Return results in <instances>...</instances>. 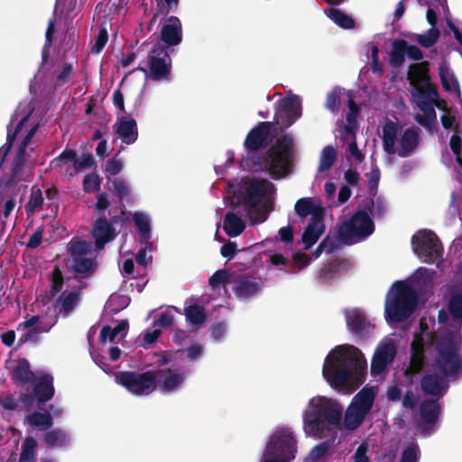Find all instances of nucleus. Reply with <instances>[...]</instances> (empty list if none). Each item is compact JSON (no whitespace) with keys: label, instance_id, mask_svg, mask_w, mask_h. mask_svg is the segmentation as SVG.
I'll return each instance as SVG.
<instances>
[{"label":"nucleus","instance_id":"473e14b6","mask_svg":"<svg viewBox=\"0 0 462 462\" xmlns=\"http://www.w3.org/2000/svg\"><path fill=\"white\" fill-rule=\"evenodd\" d=\"M347 106L348 112L346 115V124L343 125V130L346 134L351 136V138H355L358 129L357 115L359 114V107L352 95H348Z\"/></svg>","mask_w":462,"mask_h":462},{"label":"nucleus","instance_id":"6ab92c4d","mask_svg":"<svg viewBox=\"0 0 462 462\" xmlns=\"http://www.w3.org/2000/svg\"><path fill=\"white\" fill-rule=\"evenodd\" d=\"M425 365V344L420 337H416L411 345L410 365L405 370V374L414 376L420 373Z\"/></svg>","mask_w":462,"mask_h":462},{"label":"nucleus","instance_id":"7ed1b4c3","mask_svg":"<svg viewBox=\"0 0 462 462\" xmlns=\"http://www.w3.org/2000/svg\"><path fill=\"white\" fill-rule=\"evenodd\" d=\"M462 335L448 329L442 332L435 342V355L432 368L451 381L462 374Z\"/></svg>","mask_w":462,"mask_h":462},{"label":"nucleus","instance_id":"39448f33","mask_svg":"<svg viewBox=\"0 0 462 462\" xmlns=\"http://www.w3.org/2000/svg\"><path fill=\"white\" fill-rule=\"evenodd\" d=\"M309 411L303 415L304 430L307 434L317 431L320 426H338L342 420L343 407L336 401L325 397L311 399Z\"/></svg>","mask_w":462,"mask_h":462},{"label":"nucleus","instance_id":"13d9d810","mask_svg":"<svg viewBox=\"0 0 462 462\" xmlns=\"http://www.w3.org/2000/svg\"><path fill=\"white\" fill-rule=\"evenodd\" d=\"M230 274L226 269H219L216 271L209 278L208 284L213 289L216 290L220 285L225 286L229 282Z\"/></svg>","mask_w":462,"mask_h":462},{"label":"nucleus","instance_id":"5fc2aeb1","mask_svg":"<svg viewBox=\"0 0 462 462\" xmlns=\"http://www.w3.org/2000/svg\"><path fill=\"white\" fill-rule=\"evenodd\" d=\"M64 283V277L59 266H55L51 272L50 294L56 296L61 291Z\"/></svg>","mask_w":462,"mask_h":462},{"label":"nucleus","instance_id":"37998d69","mask_svg":"<svg viewBox=\"0 0 462 462\" xmlns=\"http://www.w3.org/2000/svg\"><path fill=\"white\" fill-rule=\"evenodd\" d=\"M324 13L330 20L343 29H352L355 26L354 19L337 8L330 7L325 9Z\"/></svg>","mask_w":462,"mask_h":462},{"label":"nucleus","instance_id":"c9c22d12","mask_svg":"<svg viewBox=\"0 0 462 462\" xmlns=\"http://www.w3.org/2000/svg\"><path fill=\"white\" fill-rule=\"evenodd\" d=\"M29 115L24 116L16 125L14 132L11 131L12 122L7 125V137L6 143L0 148V166L4 163L6 156L8 155L16 139L17 134L21 132L23 125L27 123Z\"/></svg>","mask_w":462,"mask_h":462},{"label":"nucleus","instance_id":"f257e3e1","mask_svg":"<svg viewBox=\"0 0 462 462\" xmlns=\"http://www.w3.org/2000/svg\"><path fill=\"white\" fill-rule=\"evenodd\" d=\"M273 125V122H260L249 131L244 143L247 155L243 159V164L251 171H264L280 179L291 171L294 143L290 134H284L266 152H258L266 147Z\"/></svg>","mask_w":462,"mask_h":462},{"label":"nucleus","instance_id":"680f3d73","mask_svg":"<svg viewBox=\"0 0 462 462\" xmlns=\"http://www.w3.org/2000/svg\"><path fill=\"white\" fill-rule=\"evenodd\" d=\"M420 459V448L417 443L409 444L402 451L400 462H418Z\"/></svg>","mask_w":462,"mask_h":462},{"label":"nucleus","instance_id":"bf43d9fd","mask_svg":"<svg viewBox=\"0 0 462 462\" xmlns=\"http://www.w3.org/2000/svg\"><path fill=\"white\" fill-rule=\"evenodd\" d=\"M109 189L120 200H123L129 197L130 189L127 183L122 178H116L112 181V187Z\"/></svg>","mask_w":462,"mask_h":462},{"label":"nucleus","instance_id":"412c9836","mask_svg":"<svg viewBox=\"0 0 462 462\" xmlns=\"http://www.w3.org/2000/svg\"><path fill=\"white\" fill-rule=\"evenodd\" d=\"M346 320L347 328L360 337L368 336L374 328L364 312L356 309L346 312Z\"/></svg>","mask_w":462,"mask_h":462},{"label":"nucleus","instance_id":"f704fd0d","mask_svg":"<svg viewBox=\"0 0 462 462\" xmlns=\"http://www.w3.org/2000/svg\"><path fill=\"white\" fill-rule=\"evenodd\" d=\"M97 267L96 259H92L87 256L72 258V264L70 269L76 275L81 277H88L92 275Z\"/></svg>","mask_w":462,"mask_h":462},{"label":"nucleus","instance_id":"20e7f679","mask_svg":"<svg viewBox=\"0 0 462 462\" xmlns=\"http://www.w3.org/2000/svg\"><path fill=\"white\" fill-rule=\"evenodd\" d=\"M374 231V225L366 211L358 210L351 217L342 222L337 228V238L326 236V252L331 254L340 247V244L352 245L367 238Z\"/></svg>","mask_w":462,"mask_h":462},{"label":"nucleus","instance_id":"ddd939ff","mask_svg":"<svg viewBox=\"0 0 462 462\" xmlns=\"http://www.w3.org/2000/svg\"><path fill=\"white\" fill-rule=\"evenodd\" d=\"M296 451V440L292 434L287 431H282L272 437L267 447L266 455L268 457H277L282 459H287V461L290 462L295 457Z\"/></svg>","mask_w":462,"mask_h":462},{"label":"nucleus","instance_id":"2f4dec72","mask_svg":"<svg viewBox=\"0 0 462 462\" xmlns=\"http://www.w3.org/2000/svg\"><path fill=\"white\" fill-rule=\"evenodd\" d=\"M294 209L297 215L302 219L311 215V217H323L324 209L321 206L316 205L311 198H301L295 203Z\"/></svg>","mask_w":462,"mask_h":462},{"label":"nucleus","instance_id":"6e6d98bb","mask_svg":"<svg viewBox=\"0 0 462 462\" xmlns=\"http://www.w3.org/2000/svg\"><path fill=\"white\" fill-rule=\"evenodd\" d=\"M78 156L77 152L73 149H65L58 157L53 159L51 162L53 167H61L63 164L73 162L77 164Z\"/></svg>","mask_w":462,"mask_h":462},{"label":"nucleus","instance_id":"338daca9","mask_svg":"<svg viewBox=\"0 0 462 462\" xmlns=\"http://www.w3.org/2000/svg\"><path fill=\"white\" fill-rule=\"evenodd\" d=\"M15 189H16V187L13 186V188L11 189H9L8 193H2L1 199H4L5 197H8L5 203V207H4L5 217H8L16 206V201H15V198H14L16 196V193L14 192Z\"/></svg>","mask_w":462,"mask_h":462},{"label":"nucleus","instance_id":"9d476101","mask_svg":"<svg viewBox=\"0 0 462 462\" xmlns=\"http://www.w3.org/2000/svg\"><path fill=\"white\" fill-rule=\"evenodd\" d=\"M301 116V101L296 95H291L280 99L274 116V123L280 125V130L284 131Z\"/></svg>","mask_w":462,"mask_h":462},{"label":"nucleus","instance_id":"c85d7f7f","mask_svg":"<svg viewBox=\"0 0 462 462\" xmlns=\"http://www.w3.org/2000/svg\"><path fill=\"white\" fill-rule=\"evenodd\" d=\"M440 404L437 400L426 399L420 406V415L424 424L433 427L440 414Z\"/></svg>","mask_w":462,"mask_h":462},{"label":"nucleus","instance_id":"a211bd4d","mask_svg":"<svg viewBox=\"0 0 462 462\" xmlns=\"http://www.w3.org/2000/svg\"><path fill=\"white\" fill-rule=\"evenodd\" d=\"M91 234L98 249H102L105 245L113 241L117 236L116 228L112 226V223H109L105 215H100L96 219Z\"/></svg>","mask_w":462,"mask_h":462},{"label":"nucleus","instance_id":"5701e85b","mask_svg":"<svg viewBox=\"0 0 462 462\" xmlns=\"http://www.w3.org/2000/svg\"><path fill=\"white\" fill-rule=\"evenodd\" d=\"M80 302V293L78 291H64L53 303L56 313L67 318Z\"/></svg>","mask_w":462,"mask_h":462},{"label":"nucleus","instance_id":"a19ab883","mask_svg":"<svg viewBox=\"0 0 462 462\" xmlns=\"http://www.w3.org/2000/svg\"><path fill=\"white\" fill-rule=\"evenodd\" d=\"M27 423L41 430H47L53 425V417L50 411H33L26 417Z\"/></svg>","mask_w":462,"mask_h":462},{"label":"nucleus","instance_id":"e2e57ef3","mask_svg":"<svg viewBox=\"0 0 462 462\" xmlns=\"http://www.w3.org/2000/svg\"><path fill=\"white\" fill-rule=\"evenodd\" d=\"M157 14L167 15L170 10H176L180 0H155Z\"/></svg>","mask_w":462,"mask_h":462},{"label":"nucleus","instance_id":"f8f14e48","mask_svg":"<svg viewBox=\"0 0 462 462\" xmlns=\"http://www.w3.org/2000/svg\"><path fill=\"white\" fill-rule=\"evenodd\" d=\"M266 193L264 180H254L249 183L245 188L242 201L245 208H247L252 214V211L257 215L251 218L254 223H263L267 219V213L263 210L256 209Z\"/></svg>","mask_w":462,"mask_h":462},{"label":"nucleus","instance_id":"ea45409f","mask_svg":"<svg viewBox=\"0 0 462 462\" xmlns=\"http://www.w3.org/2000/svg\"><path fill=\"white\" fill-rule=\"evenodd\" d=\"M375 394L372 389H362L354 398L351 405L368 414L373 407Z\"/></svg>","mask_w":462,"mask_h":462},{"label":"nucleus","instance_id":"7c9ffc66","mask_svg":"<svg viewBox=\"0 0 462 462\" xmlns=\"http://www.w3.org/2000/svg\"><path fill=\"white\" fill-rule=\"evenodd\" d=\"M12 380L14 383L25 385L36 377L31 370V365L26 358H19L17 365L12 371Z\"/></svg>","mask_w":462,"mask_h":462},{"label":"nucleus","instance_id":"de8ad7c7","mask_svg":"<svg viewBox=\"0 0 462 462\" xmlns=\"http://www.w3.org/2000/svg\"><path fill=\"white\" fill-rule=\"evenodd\" d=\"M424 114H418L415 116V120L427 130L431 132L435 126V121L437 118L436 111L433 106H423V109H420Z\"/></svg>","mask_w":462,"mask_h":462},{"label":"nucleus","instance_id":"1a4fd4ad","mask_svg":"<svg viewBox=\"0 0 462 462\" xmlns=\"http://www.w3.org/2000/svg\"><path fill=\"white\" fill-rule=\"evenodd\" d=\"M171 51L161 42H157L148 54L150 76L153 80H167L171 72Z\"/></svg>","mask_w":462,"mask_h":462},{"label":"nucleus","instance_id":"864d4df0","mask_svg":"<svg viewBox=\"0 0 462 462\" xmlns=\"http://www.w3.org/2000/svg\"><path fill=\"white\" fill-rule=\"evenodd\" d=\"M43 204L42 193L40 189H32L29 201L25 205V212L28 217L32 216L36 210L42 208Z\"/></svg>","mask_w":462,"mask_h":462},{"label":"nucleus","instance_id":"49530a36","mask_svg":"<svg viewBox=\"0 0 462 462\" xmlns=\"http://www.w3.org/2000/svg\"><path fill=\"white\" fill-rule=\"evenodd\" d=\"M184 310L187 321L192 325H200L207 319L203 306L193 304L186 307Z\"/></svg>","mask_w":462,"mask_h":462},{"label":"nucleus","instance_id":"f03ea898","mask_svg":"<svg viewBox=\"0 0 462 462\" xmlns=\"http://www.w3.org/2000/svg\"><path fill=\"white\" fill-rule=\"evenodd\" d=\"M365 369L366 360L360 349L345 345L330 351L325 359L322 374L332 388L343 390L350 381L363 378Z\"/></svg>","mask_w":462,"mask_h":462},{"label":"nucleus","instance_id":"4468645a","mask_svg":"<svg viewBox=\"0 0 462 462\" xmlns=\"http://www.w3.org/2000/svg\"><path fill=\"white\" fill-rule=\"evenodd\" d=\"M396 355L397 348L394 341L392 338L382 340L378 344L371 360V374L377 375L383 373L387 366L394 361Z\"/></svg>","mask_w":462,"mask_h":462},{"label":"nucleus","instance_id":"4c0bfd02","mask_svg":"<svg viewBox=\"0 0 462 462\" xmlns=\"http://www.w3.org/2000/svg\"><path fill=\"white\" fill-rule=\"evenodd\" d=\"M223 228L229 237H236L244 232L245 223L240 217L229 211L224 217Z\"/></svg>","mask_w":462,"mask_h":462},{"label":"nucleus","instance_id":"72a5a7b5","mask_svg":"<svg viewBox=\"0 0 462 462\" xmlns=\"http://www.w3.org/2000/svg\"><path fill=\"white\" fill-rule=\"evenodd\" d=\"M25 157L26 153H20V152L17 151L16 155L12 162L10 175L3 183V190H6V193L9 192V189H11L13 186H15L16 180L25 165Z\"/></svg>","mask_w":462,"mask_h":462},{"label":"nucleus","instance_id":"a878e982","mask_svg":"<svg viewBox=\"0 0 462 462\" xmlns=\"http://www.w3.org/2000/svg\"><path fill=\"white\" fill-rule=\"evenodd\" d=\"M116 133L125 143H134L138 138L136 121L133 118L122 116L116 124Z\"/></svg>","mask_w":462,"mask_h":462},{"label":"nucleus","instance_id":"423d86ee","mask_svg":"<svg viewBox=\"0 0 462 462\" xmlns=\"http://www.w3.org/2000/svg\"><path fill=\"white\" fill-rule=\"evenodd\" d=\"M395 291L385 302V319L393 322L407 319L416 310L418 293L403 282L394 283Z\"/></svg>","mask_w":462,"mask_h":462},{"label":"nucleus","instance_id":"4d7b16f0","mask_svg":"<svg viewBox=\"0 0 462 462\" xmlns=\"http://www.w3.org/2000/svg\"><path fill=\"white\" fill-rule=\"evenodd\" d=\"M366 208L374 218L383 217L387 210L384 201L380 197L375 199H371L367 204Z\"/></svg>","mask_w":462,"mask_h":462},{"label":"nucleus","instance_id":"774afa93","mask_svg":"<svg viewBox=\"0 0 462 462\" xmlns=\"http://www.w3.org/2000/svg\"><path fill=\"white\" fill-rule=\"evenodd\" d=\"M100 180L96 174H87L83 180V189L84 191L90 193L99 189Z\"/></svg>","mask_w":462,"mask_h":462},{"label":"nucleus","instance_id":"a18cd8bd","mask_svg":"<svg viewBox=\"0 0 462 462\" xmlns=\"http://www.w3.org/2000/svg\"><path fill=\"white\" fill-rule=\"evenodd\" d=\"M366 415L367 414L365 413L364 411L358 410L357 408L354 407L353 405H350L345 413V419H344L345 427L347 430H356L363 423Z\"/></svg>","mask_w":462,"mask_h":462},{"label":"nucleus","instance_id":"bb28decb","mask_svg":"<svg viewBox=\"0 0 462 462\" xmlns=\"http://www.w3.org/2000/svg\"><path fill=\"white\" fill-rule=\"evenodd\" d=\"M413 88L415 92L412 96L416 98V104L420 109L433 106L432 103L439 97L437 88L431 82L415 86Z\"/></svg>","mask_w":462,"mask_h":462},{"label":"nucleus","instance_id":"aec40b11","mask_svg":"<svg viewBox=\"0 0 462 462\" xmlns=\"http://www.w3.org/2000/svg\"><path fill=\"white\" fill-rule=\"evenodd\" d=\"M161 40L163 45L170 47L179 45L182 41V27L177 16H170L161 30Z\"/></svg>","mask_w":462,"mask_h":462},{"label":"nucleus","instance_id":"b1692460","mask_svg":"<svg viewBox=\"0 0 462 462\" xmlns=\"http://www.w3.org/2000/svg\"><path fill=\"white\" fill-rule=\"evenodd\" d=\"M324 230L325 224L323 217L315 216L314 217H310V220L301 236V241L305 245L304 249H310L317 243Z\"/></svg>","mask_w":462,"mask_h":462},{"label":"nucleus","instance_id":"f3484780","mask_svg":"<svg viewBox=\"0 0 462 462\" xmlns=\"http://www.w3.org/2000/svg\"><path fill=\"white\" fill-rule=\"evenodd\" d=\"M449 382H452L451 379H448L442 374L435 372L422 376L420 387L425 394L441 398L448 392Z\"/></svg>","mask_w":462,"mask_h":462},{"label":"nucleus","instance_id":"c03bdc74","mask_svg":"<svg viewBox=\"0 0 462 462\" xmlns=\"http://www.w3.org/2000/svg\"><path fill=\"white\" fill-rule=\"evenodd\" d=\"M67 251L72 258L87 256L92 253V245L86 240L74 237L68 244Z\"/></svg>","mask_w":462,"mask_h":462},{"label":"nucleus","instance_id":"052dcab7","mask_svg":"<svg viewBox=\"0 0 462 462\" xmlns=\"http://www.w3.org/2000/svg\"><path fill=\"white\" fill-rule=\"evenodd\" d=\"M439 78H440V82H441V85H442V88H444V90H446L448 92L452 91V87L449 83V79H451L453 85L458 89V88H459L458 81H457V78L455 77L454 73L452 71H449L448 69L441 66L439 68Z\"/></svg>","mask_w":462,"mask_h":462},{"label":"nucleus","instance_id":"8fccbe9b","mask_svg":"<svg viewBox=\"0 0 462 462\" xmlns=\"http://www.w3.org/2000/svg\"><path fill=\"white\" fill-rule=\"evenodd\" d=\"M337 160V152L332 145L323 148L319 164V171L323 172L329 170Z\"/></svg>","mask_w":462,"mask_h":462},{"label":"nucleus","instance_id":"79ce46f5","mask_svg":"<svg viewBox=\"0 0 462 462\" xmlns=\"http://www.w3.org/2000/svg\"><path fill=\"white\" fill-rule=\"evenodd\" d=\"M407 51V42L402 39L394 40L392 43V51L390 53V64L393 68H400L405 60Z\"/></svg>","mask_w":462,"mask_h":462},{"label":"nucleus","instance_id":"2eb2a0df","mask_svg":"<svg viewBox=\"0 0 462 462\" xmlns=\"http://www.w3.org/2000/svg\"><path fill=\"white\" fill-rule=\"evenodd\" d=\"M438 321L451 327L454 333L461 332L462 328V291L453 293L447 306V310L441 309L438 314Z\"/></svg>","mask_w":462,"mask_h":462},{"label":"nucleus","instance_id":"393cba45","mask_svg":"<svg viewBox=\"0 0 462 462\" xmlns=\"http://www.w3.org/2000/svg\"><path fill=\"white\" fill-rule=\"evenodd\" d=\"M262 283L261 279L239 275L236 281L235 292L237 297L247 299L257 293Z\"/></svg>","mask_w":462,"mask_h":462},{"label":"nucleus","instance_id":"c756f323","mask_svg":"<svg viewBox=\"0 0 462 462\" xmlns=\"http://www.w3.org/2000/svg\"><path fill=\"white\" fill-rule=\"evenodd\" d=\"M383 150L387 154L396 153L395 143L399 134V125L397 123L388 120L382 129Z\"/></svg>","mask_w":462,"mask_h":462},{"label":"nucleus","instance_id":"3c124183","mask_svg":"<svg viewBox=\"0 0 462 462\" xmlns=\"http://www.w3.org/2000/svg\"><path fill=\"white\" fill-rule=\"evenodd\" d=\"M36 447L37 441L32 437H27L22 445L19 462H32L35 456Z\"/></svg>","mask_w":462,"mask_h":462},{"label":"nucleus","instance_id":"dca6fc26","mask_svg":"<svg viewBox=\"0 0 462 462\" xmlns=\"http://www.w3.org/2000/svg\"><path fill=\"white\" fill-rule=\"evenodd\" d=\"M53 382V376L48 373H41L34 378L32 392L36 396L38 409L42 410V405L53 398L55 394Z\"/></svg>","mask_w":462,"mask_h":462},{"label":"nucleus","instance_id":"cd10ccee","mask_svg":"<svg viewBox=\"0 0 462 462\" xmlns=\"http://www.w3.org/2000/svg\"><path fill=\"white\" fill-rule=\"evenodd\" d=\"M407 79L411 87L431 82L430 62L427 60L413 63L409 66Z\"/></svg>","mask_w":462,"mask_h":462},{"label":"nucleus","instance_id":"6e6552de","mask_svg":"<svg viewBox=\"0 0 462 462\" xmlns=\"http://www.w3.org/2000/svg\"><path fill=\"white\" fill-rule=\"evenodd\" d=\"M411 244L414 253L427 263H433L442 256L441 242L432 231H419L412 236Z\"/></svg>","mask_w":462,"mask_h":462},{"label":"nucleus","instance_id":"09e8293b","mask_svg":"<svg viewBox=\"0 0 462 462\" xmlns=\"http://www.w3.org/2000/svg\"><path fill=\"white\" fill-rule=\"evenodd\" d=\"M133 219L139 230L141 240L145 244L148 243L151 238V226L149 219L143 213H134Z\"/></svg>","mask_w":462,"mask_h":462},{"label":"nucleus","instance_id":"0e129e2a","mask_svg":"<svg viewBox=\"0 0 462 462\" xmlns=\"http://www.w3.org/2000/svg\"><path fill=\"white\" fill-rule=\"evenodd\" d=\"M340 92L334 89L327 95L326 107L333 114H337L339 111L340 104Z\"/></svg>","mask_w":462,"mask_h":462},{"label":"nucleus","instance_id":"603ef678","mask_svg":"<svg viewBox=\"0 0 462 462\" xmlns=\"http://www.w3.org/2000/svg\"><path fill=\"white\" fill-rule=\"evenodd\" d=\"M439 33L438 28L431 27L423 34H415L416 42L424 48H430L437 42Z\"/></svg>","mask_w":462,"mask_h":462},{"label":"nucleus","instance_id":"e433bc0d","mask_svg":"<svg viewBox=\"0 0 462 462\" xmlns=\"http://www.w3.org/2000/svg\"><path fill=\"white\" fill-rule=\"evenodd\" d=\"M128 328L129 324L126 319L120 320L113 328L108 325L103 326L100 331L99 340L102 344H106L107 340L115 342L117 336L125 337Z\"/></svg>","mask_w":462,"mask_h":462},{"label":"nucleus","instance_id":"0eeeda50","mask_svg":"<svg viewBox=\"0 0 462 462\" xmlns=\"http://www.w3.org/2000/svg\"><path fill=\"white\" fill-rule=\"evenodd\" d=\"M115 380L117 384L136 396L149 395L155 391L154 376L152 369L142 373L122 371L116 375Z\"/></svg>","mask_w":462,"mask_h":462},{"label":"nucleus","instance_id":"69168bd1","mask_svg":"<svg viewBox=\"0 0 462 462\" xmlns=\"http://www.w3.org/2000/svg\"><path fill=\"white\" fill-rule=\"evenodd\" d=\"M49 328H42L40 326L34 327L20 337L19 345L28 341L37 342L39 340L40 334L47 332Z\"/></svg>","mask_w":462,"mask_h":462},{"label":"nucleus","instance_id":"58836bf2","mask_svg":"<svg viewBox=\"0 0 462 462\" xmlns=\"http://www.w3.org/2000/svg\"><path fill=\"white\" fill-rule=\"evenodd\" d=\"M43 441L49 448H63L69 444V437L64 430L54 428L46 431Z\"/></svg>","mask_w":462,"mask_h":462},{"label":"nucleus","instance_id":"9b49d317","mask_svg":"<svg viewBox=\"0 0 462 462\" xmlns=\"http://www.w3.org/2000/svg\"><path fill=\"white\" fill-rule=\"evenodd\" d=\"M154 376V389L163 394L177 392L185 382V372L169 367L152 369Z\"/></svg>","mask_w":462,"mask_h":462},{"label":"nucleus","instance_id":"4be33fe9","mask_svg":"<svg viewBox=\"0 0 462 462\" xmlns=\"http://www.w3.org/2000/svg\"><path fill=\"white\" fill-rule=\"evenodd\" d=\"M420 141V129L415 126L408 127L401 134V148L396 151L399 157H410L418 148Z\"/></svg>","mask_w":462,"mask_h":462}]
</instances>
